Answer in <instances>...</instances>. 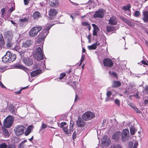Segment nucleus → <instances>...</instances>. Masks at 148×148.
Returning a JSON list of instances; mask_svg holds the SVG:
<instances>
[{"mask_svg":"<svg viewBox=\"0 0 148 148\" xmlns=\"http://www.w3.org/2000/svg\"><path fill=\"white\" fill-rule=\"evenodd\" d=\"M16 55L11 53L10 51H8L6 54L2 57V60L4 63L10 62L14 61L16 58Z\"/></svg>","mask_w":148,"mask_h":148,"instance_id":"nucleus-1","label":"nucleus"},{"mask_svg":"<svg viewBox=\"0 0 148 148\" xmlns=\"http://www.w3.org/2000/svg\"><path fill=\"white\" fill-rule=\"evenodd\" d=\"M51 26H47L46 29H44L39 34L38 36V42L39 43L44 42L45 38L49 33V30Z\"/></svg>","mask_w":148,"mask_h":148,"instance_id":"nucleus-2","label":"nucleus"},{"mask_svg":"<svg viewBox=\"0 0 148 148\" xmlns=\"http://www.w3.org/2000/svg\"><path fill=\"white\" fill-rule=\"evenodd\" d=\"M42 49H43L42 47H37L36 48L34 56L38 60H42L43 58Z\"/></svg>","mask_w":148,"mask_h":148,"instance_id":"nucleus-3","label":"nucleus"},{"mask_svg":"<svg viewBox=\"0 0 148 148\" xmlns=\"http://www.w3.org/2000/svg\"><path fill=\"white\" fill-rule=\"evenodd\" d=\"M42 29V28L41 26H37L33 27L29 32V36L32 37L37 36L38 32L41 31Z\"/></svg>","mask_w":148,"mask_h":148,"instance_id":"nucleus-4","label":"nucleus"},{"mask_svg":"<svg viewBox=\"0 0 148 148\" xmlns=\"http://www.w3.org/2000/svg\"><path fill=\"white\" fill-rule=\"evenodd\" d=\"M25 127L23 125H19L15 127L14 131L15 134L17 136H19L24 133Z\"/></svg>","mask_w":148,"mask_h":148,"instance_id":"nucleus-5","label":"nucleus"},{"mask_svg":"<svg viewBox=\"0 0 148 148\" xmlns=\"http://www.w3.org/2000/svg\"><path fill=\"white\" fill-rule=\"evenodd\" d=\"M95 117V114L90 111H88L84 113L82 116V119L85 121L90 120Z\"/></svg>","mask_w":148,"mask_h":148,"instance_id":"nucleus-6","label":"nucleus"},{"mask_svg":"<svg viewBox=\"0 0 148 148\" xmlns=\"http://www.w3.org/2000/svg\"><path fill=\"white\" fill-rule=\"evenodd\" d=\"M14 119L12 116H8L4 120L3 123L4 126L7 127H10L13 122Z\"/></svg>","mask_w":148,"mask_h":148,"instance_id":"nucleus-7","label":"nucleus"},{"mask_svg":"<svg viewBox=\"0 0 148 148\" xmlns=\"http://www.w3.org/2000/svg\"><path fill=\"white\" fill-rule=\"evenodd\" d=\"M74 126V122L73 121H71L69 129H68V126H65V127L63 128L62 130L66 134H71V132L73 131Z\"/></svg>","mask_w":148,"mask_h":148,"instance_id":"nucleus-8","label":"nucleus"},{"mask_svg":"<svg viewBox=\"0 0 148 148\" xmlns=\"http://www.w3.org/2000/svg\"><path fill=\"white\" fill-rule=\"evenodd\" d=\"M129 131L125 129L123 130L121 134V139L123 141H126L129 138Z\"/></svg>","mask_w":148,"mask_h":148,"instance_id":"nucleus-9","label":"nucleus"},{"mask_svg":"<svg viewBox=\"0 0 148 148\" xmlns=\"http://www.w3.org/2000/svg\"><path fill=\"white\" fill-rule=\"evenodd\" d=\"M101 143L104 145L108 146L110 144V140L108 136H104L101 140Z\"/></svg>","mask_w":148,"mask_h":148,"instance_id":"nucleus-10","label":"nucleus"},{"mask_svg":"<svg viewBox=\"0 0 148 148\" xmlns=\"http://www.w3.org/2000/svg\"><path fill=\"white\" fill-rule=\"evenodd\" d=\"M103 64L105 66L110 67L112 66L113 63L112 60L108 58H105L103 61Z\"/></svg>","mask_w":148,"mask_h":148,"instance_id":"nucleus-11","label":"nucleus"},{"mask_svg":"<svg viewBox=\"0 0 148 148\" xmlns=\"http://www.w3.org/2000/svg\"><path fill=\"white\" fill-rule=\"evenodd\" d=\"M104 16V12L101 10H98L96 11L94 15V17L95 18H103Z\"/></svg>","mask_w":148,"mask_h":148,"instance_id":"nucleus-12","label":"nucleus"},{"mask_svg":"<svg viewBox=\"0 0 148 148\" xmlns=\"http://www.w3.org/2000/svg\"><path fill=\"white\" fill-rule=\"evenodd\" d=\"M77 126L80 127H84L86 124V123L80 118H78L77 121Z\"/></svg>","mask_w":148,"mask_h":148,"instance_id":"nucleus-13","label":"nucleus"},{"mask_svg":"<svg viewBox=\"0 0 148 148\" xmlns=\"http://www.w3.org/2000/svg\"><path fill=\"white\" fill-rule=\"evenodd\" d=\"M34 127L32 125H31L28 126L24 132L25 136L28 135L32 131Z\"/></svg>","mask_w":148,"mask_h":148,"instance_id":"nucleus-14","label":"nucleus"},{"mask_svg":"<svg viewBox=\"0 0 148 148\" xmlns=\"http://www.w3.org/2000/svg\"><path fill=\"white\" fill-rule=\"evenodd\" d=\"M5 38L7 40H12L13 34L11 32L8 31L5 32L4 34Z\"/></svg>","mask_w":148,"mask_h":148,"instance_id":"nucleus-15","label":"nucleus"},{"mask_svg":"<svg viewBox=\"0 0 148 148\" xmlns=\"http://www.w3.org/2000/svg\"><path fill=\"white\" fill-rule=\"evenodd\" d=\"M57 12L56 10H50L49 12V18L51 19H53L56 16Z\"/></svg>","mask_w":148,"mask_h":148,"instance_id":"nucleus-16","label":"nucleus"},{"mask_svg":"<svg viewBox=\"0 0 148 148\" xmlns=\"http://www.w3.org/2000/svg\"><path fill=\"white\" fill-rule=\"evenodd\" d=\"M33 42L32 40H28L23 43L22 46L25 48H27L32 45Z\"/></svg>","mask_w":148,"mask_h":148,"instance_id":"nucleus-17","label":"nucleus"},{"mask_svg":"<svg viewBox=\"0 0 148 148\" xmlns=\"http://www.w3.org/2000/svg\"><path fill=\"white\" fill-rule=\"evenodd\" d=\"M112 94V92L110 91H108L107 92L106 94L107 97L105 99V100L106 102L112 101L113 100L114 97H110Z\"/></svg>","mask_w":148,"mask_h":148,"instance_id":"nucleus-18","label":"nucleus"},{"mask_svg":"<svg viewBox=\"0 0 148 148\" xmlns=\"http://www.w3.org/2000/svg\"><path fill=\"white\" fill-rule=\"evenodd\" d=\"M23 62L26 65L28 66H30L33 63V60L32 59L29 58H24Z\"/></svg>","mask_w":148,"mask_h":148,"instance_id":"nucleus-19","label":"nucleus"},{"mask_svg":"<svg viewBox=\"0 0 148 148\" xmlns=\"http://www.w3.org/2000/svg\"><path fill=\"white\" fill-rule=\"evenodd\" d=\"M42 70L40 69H37L36 70L33 71L31 72L30 74L32 77H34L36 76L41 73Z\"/></svg>","mask_w":148,"mask_h":148,"instance_id":"nucleus-20","label":"nucleus"},{"mask_svg":"<svg viewBox=\"0 0 148 148\" xmlns=\"http://www.w3.org/2000/svg\"><path fill=\"white\" fill-rule=\"evenodd\" d=\"M92 26L94 29L93 31V36H97V33L99 31V29L98 27L94 24H92Z\"/></svg>","mask_w":148,"mask_h":148,"instance_id":"nucleus-21","label":"nucleus"},{"mask_svg":"<svg viewBox=\"0 0 148 148\" xmlns=\"http://www.w3.org/2000/svg\"><path fill=\"white\" fill-rule=\"evenodd\" d=\"M109 21V23L111 25H115L117 23L116 19L114 16H112L110 17Z\"/></svg>","mask_w":148,"mask_h":148,"instance_id":"nucleus-22","label":"nucleus"},{"mask_svg":"<svg viewBox=\"0 0 148 148\" xmlns=\"http://www.w3.org/2000/svg\"><path fill=\"white\" fill-rule=\"evenodd\" d=\"M121 133L119 132H115L112 136L113 139L115 141L117 140L120 137Z\"/></svg>","mask_w":148,"mask_h":148,"instance_id":"nucleus-23","label":"nucleus"},{"mask_svg":"<svg viewBox=\"0 0 148 148\" xmlns=\"http://www.w3.org/2000/svg\"><path fill=\"white\" fill-rule=\"evenodd\" d=\"M88 4L89 5V7L88 8L89 9L94 8L96 6V4L93 0H90Z\"/></svg>","mask_w":148,"mask_h":148,"instance_id":"nucleus-24","label":"nucleus"},{"mask_svg":"<svg viewBox=\"0 0 148 148\" xmlns=\"http://www.w3.org/2000/svg\"><path fill=\"white\" fill-rule=\"evenodd\" d=\"M49 5L53 7H56L58 6V2L57 0H52L49 2Z\"/></svg>","mask_w":148,"mask_h":148,"instance_id":"nucleus-25","label":"nucleus"},{"mask_svg":"<svg viewBox=\"0 0 148 148\" xmlns=\"http://www.w3.org/2000/svg\"><path fill=\"white\" fill-rule=\"evenodd\" d=\"M100 44L99 43L97 42L95 44H92L91 45L88 46V48L89 49H95L97 47V46Z\"/></svg>","mask_w":148,"mask_h":148,"instance_id":"nucleus-26","label":"nucleus"},{"mask_svg":"<svg viewBox=\"0 0 148 148\" xmlns=\"http://www.w3.org/2000/svg\"><path fill=\"white\" fill-rule=\"evenodd\" d=\"M143 19L146 22H148V12L146 11L143 12Z\"/></svg>","mask_w":148,"mask_h":148,"instance_id":"nucleus-27","label":"nucleus"},{"mask_svg":"<svg viewBox=\"0 0 148 148\" xmlns=\"http://www.w3.org/2000/svg\"><path fill=\"white\" fill-rule=\"evenodd\" d=\"M9 109L12 114H16V109L12 105H11L10 106Z\"/></svg>","mask_w":148,"mask_h":148,"instance_id":"nucleus-28","label":"nucleus"},{"mask_svg":"<svg viewBox=\"0 0 148 148\" xmlns=\"http://www.w3.org/2000/svg\"><path fill=\"white\" fill-rule=\"evenodd\" d=\"M7 43L6 44V46L7 47H10L13 46L14 42L12 39L7 40Z\"/></svg>","mask_w":148,"mask_h":148,"instance_id":"nucleus-29","label":"nucleus"},{"mask_svg":"<svg viewBox=\"0 0 148 148\" xmlns=\"http://www.w3.org/2000/svg\"><path fill=\"white\" fill-rule=\"evenodd\" d=\"M28 21V19L27 18H25L23 19H20L18 21V23L20 25H21L22 23V25L23 23H27Z\"/></svg>","mask_w":148,"mask_h":148,"instance_id":"nucleus-30","label":"nucleus"},{"mask_svg":"<svg viewBox=\"0 0 148 148\" xmlns=\"http://www.w3.org/2000/svg\"><path fill=\"white\" fill-rule=\"evenodd\" d=\"M121 85V83L118 81H114L112 83V86L113 87H117L120 86Z\"/></svg>","mask_w":148,"mask_h":148,"instance_id":"nucleus-31","label":"nucleus"},{"mask_svg":"<svg viewBox=\"0 0 148 148\" xmlns=\"http://www.w3.org/2000/svg\"><path fill=\"white\" fill-rule=\"evenodd\" d=\"M13 49L14 50L16 51H18L19 53L20 54H21L22 52L21 51V49L20 48L19 45H16L14 47Z\"/></svg>","mask_w":148,"mask_h":148,"instance_id":"nucleus-32","label":"nucleus"},{"mask_svg":"<svg viewBox=\"0 0 148 148\" xmlns=\"http://www.w3.org/2000/svg\"><path fill=\"white\" fill-rule=\"evenodd\" d=\"M40 14L38 12H36L33 15V17L35 19L38 18L40 16Z\"/></svg>","mask_w":148,"mask_h":148,"instance_id":"nucleus-33","label":"nucleus"},{"mask_svg":"<svg viewBox=\"0 0 148 148\" xmlns=\"http://www.w3.org/2000/svg\"><path fill=\"white\" fill-rule=\"evenodd\" d=\"M1 15L3 16H8L10 14V12L9 11V12L6 15V13L5 12V10H1Z\"/></svg>","mask_w":148,"mask_h":148,"instance_id":"nucleus-34","label":"nucleus"},{"mask_svg":"<svg viewBox=\"0 0 148 148\" xmlns=\"http://www.w3.org/2000/svg\"><path fill=\"white\" fill-rule=\"evenodd\" d=\"M3 130L4 136H9V133L6 129L3 128Z\"/></svg>","mask_w":148,"mask_h":148,"instance_id":"nucleus-35","label":"nucleus"},{"mask_svg":"<svg viewBox=\"0 0 148 148\" xmlns=\"http://www.w3.org/2000/svg\"><path fill=\"white\" fill-rule=\"evenodd\" d=\"M115 103L117 106H119L120 104V101L119 99H116L114 100Z\"/></svg>","mask_w":148,"mask_h":148,"instance_id":"nucleus-36","label":"nucleus"},{"mask_svg":"<svg viewBox=\"0 0 148 148\" xmlns=\"http://www.w3.org/2000/svg\"><path fill=\"white\" fill-rule=\"evenodd\" d=\"M131 7L130 5L129 4H128L127 5L125 6H123V9H130Z\"/></svg>","mask_w":148,"mask_h":148,"instance_id":"nucleus-37","label":"nucleus"},{"mask_svg":"<svg viewBox=\"0 0 148 148\" xmlns=\"http://www.w3.org/2000/svg\"><path fill=\"white\" fill-rule=\"evenodd\" d=\"M15 67L16 68L19 69H24L25 67L22 65L19 64L16 65Z\"/></svg>","mask_w":148,"mask_h":148,"instance_id":"nucleus-38","label":"nucleus"},{"mask_svg":"<svg viewBox=\"0 0 148 148\" xmlns=\"http://www.w3.org/2000/svg\"><path fill=\"white\" fill-rule=\"evenodd\" d=\"M4 42L2 35H0V45H1L4 43Z\"/></svg>","mask_w":148,"mask_h":148,"instance_id":"nucleus-39","label":"nucleus"},{"mask_svg":"<svg viewBox=\"0 0 148 148\" xmlns=\"http://www.w3.org/2000/svg\"><path fill=\"white\" fill-rule=\"evenodd\" d=\"M111 148H121V147L119 145H112Z\"/></svg>","mask_w":148,"mask_h":148,"instance_id":"nucleus-40","label":"nucleus"},{"mask_svg":"<svg viewBox=\"0 0 148 148\" xmlns=\"http://www.w3.org/2000/svg\"><path fill=\"white\" fill-rule=\"evenodd\" d=\"M66 123L65 122H62L61 123L60 127L63 129V128L66 126Z\"/></svg>","mask_w":148,"mask_h":148,"instance_id":"nucleus-41","label":"nucleus"},{"mask_svg":"<svg viewBox=\"0 0 148 148\" xmlns=\"http://www.w3.org/2000/svg\"><path fill=\"white\" fill-rule=\"evenodd\" d=\"M66 75V74L65 73H62L60 75V77L59 78L60 79H62Z\"/></svg>","mask_w":148,"mask_h":148,"instance_id":"nucleus-42","label":"nucleus"},{"mask_svg":"<svg viewBox=\"0 0 148 148\" xmlns=\"http://www.w3.org/2000/svg\"><path fill=\"white\" fill-rule=\"evenodd\" d=\"M130 134L132 135H133L135 132V129L133 128H131L130 129Z\"/></svg>","mask_w":148,"mask_h":148,"instance_id":"nucleus-43","label":"nucleus"},{"mask_svg":"<svg viewBox=\"0 0 148 148\" xmlns=\"http://www.w3.org/2000/svg\"><path fill=\"white\" fill-rule=\"evenodd\" d=\"M107 31L108 32H110L111 31H112L113 29V28L111 26H107Z\"/></svg>","mask_w":148,"mask_h":148,"instance_id":"nucleus-44","label":"nucleus"},{"mask_svg":"<svg viewBox=\"0 0 148 148\" xmlns=\"http://www.w3.org/2000/svg\"><path fill=\"white\" fill-rule=\"evenodd\" d=\"M7 145L5 143H2L0 145V148H7Z\"/></svg>","mask_w":148,"mask_h":148,"instance_id":"nucleus-45","label":"nucleus"},{"mask_svg":"<svg viewBox=\"0 0 148 148\" xmlns=\"http://www.w3.org/2000/svg\"><path fill=\"white\" fill-rule=\"evenodd\" d=\"M47 125L45 123H43L42 124L41 127V129H45L46 128H47Z\"/></svg>","mask_w":148,"mask_h":148,"instance_id":"nucleus-46","label":"nucleus"},{"mask_svg":"<svg viewBox=\"0 0 148 148\" xmlns=\"http://www.w3.org/2000/svg\"><path fill=\"white\" fill-rule=\"evenodd\" d=\"M85 56L83 55H82L81 57V58L80 60V63H79V65H80L82 64V63L83 62Z\"/></svg>","mask_w":148,"mask_h":148,"instance_id":"nucleus-47","label":"nucleus"},{"mask_svg":"<svg viewBox=\"0 0 148 148\" xmlns=\"http://www.w3.org/2000/svg\"><path fill=\"white\" fill-rule=\"evenodd\" d=\"M82 24L84 26H88L89 25H90V24H89L87 22H82Z\"/></svg>","mask_w":148,"mask_h":148,"instance_id":"nucleus-48","label":"nucleus"},{"mask_svg":"<svg viewBox=\"0 0 148 148\" xmlns=\"http://www.w3.org/2000/svg\"><path fill=\"white\" fill-rule=\"evenodd\" d=\"M138 92H137L136 94L133 95V96L135 97L136 99H139L140 98V97L139 96V95L138 94Z\"/></svg>","mask_w":148,"mask_h":148,"instance_id":"nucleus-49","label":"nucleus"},{"mask_svg":"<svg viewBox=\"0 0 148 148\" xmlns=\"http://www.w3.org/2000/svg\"><path fill=\"white\" fill-rule=\"evenodd\" d=\"M28 87V86H27L26 87H23L21 89L19 90V92H16L15 93H17V94H20V93L22 90L23 89H26Z\"/></svg>","mask_w":148,"mask_h":148,"instance_id":"nucleus-50","label":"nucleus"},{"mask_svg":"<svg viewBox=\"0 0 148 148\" xmlns=\"http://www.w3.org/2000/svg\"><path fill=\"white\" fill-rule=\"evenodd\" d=\"M134 110L138 113H140V111L135 106L134 108Z\"/></svg>","mask_w":148,"mask_h":148,"instance_id":"nucleus-51","label":"nucleus"},{"mask_svg":"<svg viewBox=\"0 0 148 148\" xmlns=\"http://www.w3.org/2000/svg\"><path fill=\"white\" fill-rule=\"evenodd\" d=\"M133 143L132 142H130L128 143L129 148H132Z\"/></svg>","mask_w":148,"mask_h":148,"instance_id":"nucleus-52","label":"nucleus"},{"mask_svg":"<svg viewBox=\"0 0 148 148\" xmlns=\"http://www.w3.org/2000/svg\"><path fill=\"white\" fill-rule=\"evenodd\" d=\"M140 14V12L138 11H136L135 12V16H137L139 15Z\"/></svg>","mask_w":148,"mask_h":148,"instance_id":"nucleus-53","label":"nucleus"},{"mask_svg":"<svg viewBox=\"0 0 148 148\" xmlns=\"http://www.w3.org/2000/svg\"><path fill=\"white\" fill-rule=\"evenodd\" d=\"M25 145L21 143L18 145V148H24Z\"/></svg>","mask_w":148,"mask_h":148,"instance_id":"nucleus-54","label":"nucleus"},{"mask_svg":"<svg viewBox=\"0 0 148 148\" xmlns=\"http://www.w3.org/2000/svg\"><path fill=\"white\" fill-rule=\"evenodd\" d=\"M142 64H143L144 65H148V62L146 61L145 60H142Z\"/></svg>","mask_w":148,"mask_h":148,"instance_id":"nucleus-55","label":"nucleus"},{"mask_svg":"<svg viewBox=\"0 0 148 148\" xmlns=\"http://www.w3.org/2000/svg\"><path fill=\"white\" fill-rule=\"evenodd\" d=\"M128 104L129 106L132 108H134L135 107V105L133 103H129Z\"/></svg>","mask_w":148,"mask_h":148,"instance_id":"nucleus-56","label":"nucleus"},{"mask_svg":"<svg viewBox=\"0 0 148 148\" xmlns=\"http://www.w3.org/2000/svg\"><path fill=\"white\" fill-rule=\"evenodd\" d=\"M111 72L110 71H109V73L111 75H112L113 76L115 77H116V74L114 73V72H112V73L111 74Z\"/></svg>","mask_w":148,"mask_h":148,"instance_id":"nucleus-57","label":"nucleus"},{"mask_svg":"<svg viewBox=\"0 0 148 148\" xmlns=\"http://www.w3.org/2000/svg\"><path fill=\"white\" fill-rule=\"evenodd\" d=\"M76 133L75 132H74L73 135V139H74L76 138Z\"/></svg>","mask_w":148,"mask_h":148,"instance_id":"nucleus-58","label":"nucleus"},{"mask_svg":"<svg viewBox=\"0 0 148 148\" xmlns=\"http://www.w3.org/2000/svg\"><path fill=\"white\" fill-rule=\"evenodd\" d=\"M30 0H24V4L25 5H27Z\"/></svg>","mask_w":148,"mask_h":148,"instance_id":"nucleus-59","label":"nucleus"},{"mask_svg":"<svg viewBox=\"0 0 148 148\" xmlns=\"http://www.w3.org/2000/svg\"><path fill=\"white\" fill-rule=\"evenodd\" d=\"M87 38L89 42H90L91 41V36L90 34H89L87 36Z\"/></svg>","mask_w":148,"mask_h":148,"instance_id":"nucleus-60","label":"nucleus"},{"mask_svg":"<svg viewBox=\"0 0 148 148\" xmlns=\"http://www.w3.org/2000/svg\"><path fill=\"white\" fill-rule=\"evenodd\" d=\"M138 146V143L137 142L135 143L134 144V145L133 148H137Z\"/></svg>","mask_w":148,"mask_h":148,"instance_id":"nucleus-61","label":"nucleus"},{"mask_svg":"<svg viewBox=\"0 0 148 148\" xmlns=\"http://www.w3.org/2000/svg\"><path fill=\"white\" fill-rule=\"evenodd\" d=\"M11 5L12 6L11 7V8H10L9 9H14V5L13 4H12H12H11Z\"/></svg>","mask_w":148,"mask_h":148,"instance_id":"nucleus-62","label":"nucleus"},{"mask_svg":"<svg viewBox=\"0 0 148 148\" xmlns=\"http://www.w3.org/2000/svg\"><path fill=\"white\" fill-rule=\"evenodd\" d=\"M145 91L147 94H148V86H147L145 88Z\"/></svg>","mask_w":148,"mask_h":148,"instance_id":"nucleus-63","label":"nucleus"},{"mask_svg":"<svg viewBox=\"0 0 148 148\" xmlns=\"http://www.w3.org/2000/svg\"><path fill=\"white\" fill-rule=\"evenodd\" d=\"M125 12H127L128 13V14H130L131 12L130 11V10H125Z\"/></svg>","mask_w":148,"mask_h":148,"instance_id":"nucleus-64","label":"nucleus"}]
</instances>
